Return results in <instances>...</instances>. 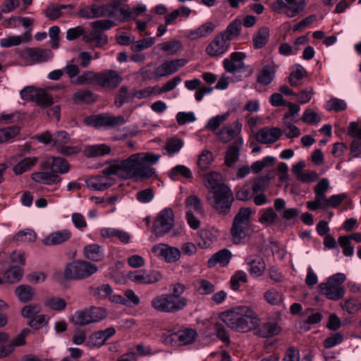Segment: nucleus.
Instances as JSON below:
<instances>
[{
  "mask_svg": "<svg viewBox=\"0 0 361 361\" xmlns=\"http://www.w3.org/2000/svg\"><path fill=\"white\" fill-rule=\"evenodd\" d=\"M111 148L106 144L87 145L84 148L83 154L85 157H97L110 154Z\"/></svg>",
  "mask_w": 361,
  "mask_h": 361,
  "instance_id": "28",
  "label": "nucleus"
},
{
  "mask_svg": "<svg viewBox=\"0 0 361 361\" xmlns=\"http://www.w3.org/2000/svg\"><path fill=\"white\" fill-rule=\"evenodd\" d=\"M246 262L249 266V272L253 276H260L264 272L266 269L265 263L261 257L250 255L246 258Z\"/></svg>",
  "mask_w": 361,
  "mask_h": 361,
  "instance_id": "26",
  "label": "nucleus"
},
{
  "mask_svg": "<svg viewBox=\"0 0 361 361\" xmlns=\"http://www.w3.org/2000/svg\"><path fill=\"white\" fill-rule=\"evenodd\" d=\"M276 68L272 61H267L263 63L261 70L258 73L257 82L263 85H269L274 80Z\"/></svg>",
  "mask_w": 361,
  "mask_h": 361,
  "instance_id": "22",
  "label": "nucleus"
},
{
  "mask_svg": "<svg viewBox=\"0 0 361 361\" xmlns=\"http://www.w3.org/2000/svg\"><path fill=\"white\" fill-rule=\"evenodd\" d=\"M179 301H176L174 297L169 293H163L154 297L150 302L151 307L160 312L173 313L180 311L184 307Z\"/></svg>",
  "mask_w": 361,
  "mask_h": 361,
  "instance_id": "10",
  "label": "nucleus"
},
{
  "mask_svg": "<svg viewBox=\"0 0 361 361\" xmlns=\"http://www.w3.org/2000/svg\"><path fill=\"white\" fill-rule=\"evenodd\" d=\"M230 44L231 43L219 34L208 44L206 52L210 56H217L224 54L229 48Z\"/></svg>",
  "mask_w": 361,
  "mask_h": 361,
  "instance_id": "18",
  "label": "nucleus"
},
{
  "mask_svg": "<svg viewBox=\"0 0 361 361\" xmlns=\"http://www.w3.org/2000/svg\"><path fill=\"white\" fill-rule=\"evenodd\" d=\"M37 140L41 143L54 147L62 154L72 155L80 152L78 147L67 145L71 140L68 134L65 131H59L54 135L46 131L37 135Z\"/></svg>",
  "mask_w": 361,
  "mask_h": 361,
  "instance_id": "5",
  "label": "nucleus"
},
{
  "mask_svg": "<svg viewBox=\"0 0 361 361\" xmlns=\"http://www.w3.org/2000/svg\"><path fill=\"white\" fill-rule=\"evenodd\" d=\"M346 107L347 104L345 101L338 98H332L325 104V109L329 111H344Z\"/></svg>",
  "mask_w": 361,
  "mask_h": 361,
  "instance_id": "55",
  "label": "nucleus"
},
{
  "mask_svg": "<svg viewBox=\"0 0 361 361\" xmlns=\"http://www.w3.org/2000/svg\"><path fill=\"white\" fill-rule=\"evenodd\" d=\"M212 153L207 149H204L201 152V154L199 156L197 164L201 169L205 170L208 168L209 164L212 163Z\"/></svg>",
  "mask_w": 361,
  "mask_h": 361,
  "instance_id": "60",
  "label": "nucleus"
},
{
  "mask_svg": "<svg viewBox=\"0 0 361 361\" xmlns=\"http://www.w3.org/2000/svg\"><path fill=\"white\" fill-rule=\"evenodd\" d=\"M282 135V130L278 128H263L256 133V140L262 144H272Z\"/></svg>",
  "mask_w": 361,
  "mask_h": 361,
  "instance_id": "20",
  "label": "nucleus"
},
{
  "mask_svg": "<svg viewBox=\"0 0 361 361\" xmlns=\"http://www.w3.org/2000/svg\"><path fill=\"white\" fill-rule=\"evenodd\" d=\"M307 76L305 69L299 64L294 65L288 78L289 83L293 87H298L302 84V80Z\"/></svg>",
  "mask_w": 361,
  "mask_h": 361,
  "instance_id": "33",
  "label": "nucleus"
},
{
  "mask_svg": "<svg viewBox=\"0 0 361 361\" xmlns=\"http://www.w3.org/2000/svg\"><path fill=\"white\" fill-rule=\"evenodd\" d=\"M128 279L135 284L147 286L161 281L162 275L159 271L143 269L130 271Z\"/></svg>",
  "mask_w": 361,
  "mask_h": 361,
  "instance_id": "13",
  "label": "nucleus"
},
{
  "mask_svg": "<svg viewBox=\"0 0 361 361\" xmlns=\"http://www.w3.org/2000/svg\"><path fill=\"white\" fill-rule=\"evenodd\" d=\"M98 267L87 260L78 259L66 264L63 277L66 280H83L97 273Z\"/></svg>",
  "mask_w": 361,
  "mask_h": 361,
  "instance_id": "6",
  "label": "nucleus"
},
{
  "mask_svg": "<svg viewBox=\"0 0 361 361\" xmlns=\"http://www.w3.org/2000/svg\"><path fill=\"white\" fill-rule=\"evenodd\" d=\"M158 47L169 55L176 54L183 50V46L178 40L165 42L159 44Z\"/></svg>",
  "mask_w": 361,
  "mask_h": 361,
  "instance_id": "49",
  "label": "nucleus"
},
{
  "mask_svg": "<svg viewBox=\"0 0 361 361\" xmlns=\"http://www.w3.org/2000/svg\"><path fill=\"white\" fill-rule=\"evenodd\" d=\"M46 305L51 310L61 311L66 307V302L61 298L53 297L46 301Z\"/></svg>",
  "mask_w": 361,
  "mask_h": 361,
  "instance_id": "62",
  "label": "nucleus"
},
{
  "mask_svg": "<svg viewBox=\"0 0 361 361\" xmlns=\"http://www.w3.org/2000/svg\"><path fill=\"white\" fill-rule=\"evenodd\" d=\"M242 123L238 121L223 127L221 130L216 132L218 139L224 142L227 143L233 140H237L238 138H242L240 134L242 130Z\"/></svg>",
  "mask_w": 361,
  "mask_h": 361,
  "instance_id": "15",
  "label": "nucleus"
},
{
  "mask_svg": "<svg viewBox=\"0 0 361 361\" xmlns=\"http://www.w3.org/2000/svg\"><path fill=\"white\" fill-rule=\"evenodd\" d=\"M45 16L49 20H54L64 16L61 6L56 4H49L44 11Z\"/></svg>",
  "mask_w": 361,
  "mask_h": 361,
  "instance_id": "53",
  "label": "nucleus"
},
{
  "mask_svg": "<svg viewBox=\"0 0 361 361\" xmlns=\"http://www.w3.org/2000/svg\"><path fill=\"white\" fill-rule=\"evenodd\" d=\"M301 119L304 123L308 124H317L321 121V117L317 113L307 109L303 113Z\"/></svg>",
  "mask_w": 361,
  "mask_h": 361,
  "instance_id": "64",
  "label": "nucleus"
},
{
  "mask_svg": "<svg viewBox=\"0 0 361 361\" xmlns=\"http://www.w3.org/2000/svg\"><path fill=\"white\" fill-rule=\"evenodd\" d=\"M171 288L173 293L171 295L174 297L176 302L179 301V304L185 308L188 305V300L181 295L185 292V286L183 283H175L171 285Z\"/></svg>",
  "mask_w": 361,
  "mask_h": 361,
  "instance_id": "50",
  "label": "nucleus"
},
{
  "mask_svg": "<svg viewBox=\"0 0 361 361\" xmlns=\"http://www.w3.org/2000/svg\"><path fill=\"white\" fill-rule=\"evenodd\" d=\"M220 319L228 328L240 333L259 328L260 321L253 309L246 305L236 306L221 312Z\"/></svg>",
  "mask_w": 361,
  "mask_h": 361,
  "instance_id": "3",
  "label": "nucleus"
},
{
  "mask_svg": "<svg viewBox=\"0 0 361 361\" xmlns=\"http://www.w3.org/2000/svg\"><path fill=\"white\" fill-rule=\"evenodd\" d=\"M15 293L20 302H27L32 300L35 290L28 285H20L16 288Z\"/></svg>",
  "mask_w": 361,
  "mask_h": 361,
  "instance_id": "42",
  "label": "nucleus"
},
{
  "mask_svg": "<svg viewBox=\"0 0 361 361\" xmlns=\"http://www.w3.org/2000/svg\"><path fill=\"white\" fill-rule=\"evenodd\" d=\"M258 334L264 338L276 336L281 331V327L274 322H269L259 326Z\"/></svg>",
  "mask_w": 361,
  "mask_h": 361,
  "instance_id": "36",
  "label": "nucleus"
},
{
  "mask_svg": "<svg viewBox=\"0 0 361 361\" xmlns=\"http://www.w3.org/2000/svg\"><path fill=\"white\" fill-rule=\"evenodd\" d=\"M242 22L239 19L233 20L226 27L225 30L220 34L231 43V41L237 39L241 30Z\"/></svg>",
  "mask_w": 361,
  "mask_h": 361,
  "instance_id": "31",
  "label": "nucleus"
},
{
  "mask_svg": "<svg viewBox=\"0 0 361 361\" xmlns=\"http://www.w3.org/2000/svg\"><path fill=\"white\" fill-rule=\"evenodd\" d=\"M192 284L195 290L202 295H208L215 290L214 285L206 279L195 280Z\"/></svg>",
  "mask_w": 361,
  "mask_h": 361,
  "instance_id": "45",
  "label": "nucleus"
},
{
  "mask_svg": "<svg viewBox=\"0 0 361 361\" xmlns=\"http://www.w3.org/2000/svg\"><path fill=\"white\" fill-rule=\"evenodd\" d=\"M264 299L271 305H280L283 303V295L275 288H269L264 293Z\"/></svg>",
  "mask_w": 361,
  "mask_h": 361,
  "instance_id": "46",
  "label": "nucleus"
},
{
  "mask_svg": "<svg viewBox=\"0 0 361 361\" xmlns=\"http://www.w3.org/2000/svg\"><path fill=\"white\" fill-rule=\"evenodd\" d=\"M345 279V275L342 273L332 275L327 279L326 282L319 285L320 293L332 300H338L342 298L345 293V288L342 284Z\"/></svg>",
  "mask_w": 361,
  "mask_h": 361,
  "instance_id": "7",
  "label": "nucleus"
},
{
  "mask_svg": "<svg viewBox=\"0 0 361 361\" xmlns=\"http://www.w3.org/2000/svg\"><path fill=\"white\" fill-rule=\"evenodd\" d=\"M231 253L226 249L221 250L214 254L207 262V264L209 267H213L216 264H220L222 266L226 265L231 258Z\"/></svg>",
  "mask_w": 361,
  "mask_h": 361,
  "instance_id": "37",
  "label": "nucleus"
},
{
  "mask_svg": "<svg viewBox=\"0 0 361 361\" xmlns=\"http://www.w3.org/2000/svg\"><path fill=\"white\" fill-rule=\"evenodd\" d=\"M19 56L25 66H31L48 61L53 56L50 49L39 47H29L18 52Z\"/></svg>",
  "mask_w": 361,
  "mask_h": 361,
  "instance_id": "9",
  "label": "nucleus"
},
{
  "mask_svg": "<svg viewBox=\"0 0 361 361\" xmlns=\"http://www.w3.org/2000/svg\"><path fill=\"white\" fill-rule=\"evenodd\" d=\"M214 29L215 25L213 23L207 22L197 29L190 31L188 34V37L192 40H196L207 37L208 35L211 34Z\"/></svg>",
  "mask_w": 361,
  "mask_h": 361,
  "instance_id": "35",
  "label": "nucleus"
},
{
  "mask_svg": "<svg viewBox=\"0 0 361 361\" xmlns=\"http://www.w3.org/2000/svg\"><path fill=\"white\" fill-rule=\"evenodd\" d=\"M82 255L87 259L99 262L104 259V253L102 247L96 243L86 245L82 249Z\"/></svg>",
  "mask_w": 361,
  "mask_h": 361,
  "instance_id": "24",
  "label": "nucleus"
},
{
  "mask_svg": "<svg viewBox=\"0 0 361 361\" xmlns=\"http://www.w3.org/2000/svg\"><path fill=\"white\" fill-rule=\"evenodd\" d=\"M274 178V174H267L263 176L254 178L251 181L252 193L257 194L259 192L265 190L269 184V181Z\"/></svg>",
  "mask_w": 361,
  "mask_h": 361,
  "instance_id": "38",
  "label": "nucleus"
},
{
  "mask_svg": "<svg viewBox=\"0 0 361 361\" xmlns=\"http://www.w3.org/2000/svg\"><path fill=\"white\" fill-rule=\"evenodd\" d=\"M160 158L152 152L135 153L125 159L113 161L104 169L107 174H114L123 179L133 178L137 181L148 179L155 175L152 165Z\"/></svg>",
  "mask_w": 361,
  "mask_h": 361,
  "instance_id": "1",
  "label": "nucleus"
},
{
  "mask_svg": "<svg viewBox=\"0 0 361 361\" xmlns=\"http://www.w3.org/2000/svg\"><path fill=\"white\" fill-rule=\"evenodd\" d=\"M306 5L305 0H276L272 8L288 18H294L305 10Z\"/></svg>",
  "mask_w": 361,
  "mask_h": 361,
  "instance_id": "11",
  "label": "nucleus"
},
{
  "mask_svg": "<svg viewBox=\"0 0 361 361\" xmlns=\"http://www.w3.org/2000/svg\"><path fill=\"white\" fill-rule=\"evenodd\" d=\"M187 62L188 61L185 59L166 61L155 69L154 75L157 78L171 75L184 66Z\"/></svg>",
  "mask_w": 361,
  "mask_h": 361,
  "instance_id": "16",
  "label": "nucleus"
},
{
  "mask_svg": "<svg viewBox=\"0 0 361 361\" xmlns=\"http://www.w3.org/2000/svg\"><path fill=\"white\" fill-rule=\"evenodd\" d=\"M187 212L196 213L200 216L204 215V210L200 199L195 195L188 196L185 200Z\"/></svg>",
  "mask_w": 361,
  "mask_h": 361,
  "instance_id": "34",
  "label": "nucleus"
},
{
  "mask_svg": "<svg viewBox=\"0 0 361 361\" xmlns=\"http://www.w3.org/2000/svg\"><path fill=\"white\" fill-rule=\"evenodd\" d=\"M42 169H50L53 173H66L70 169L68 161L62 157H52L47 159L42 165Z\"/></svg>",
  "mask_w": 361,
  "mask_h": 361,
  "instance_id": "19",
  "label": "nucleus"
},
{
  "mask_svg": "<svg viewBox=\"0 0 361 361\" xmlns=\"http://www.w3.org/2000/svg\"><path fill=\"white\" fill-rule=\"evenodd\" d=\"M175 225L173 211L171 208L162 209L153 222V233L157 237L169 233Z\"/></svg>",
  "mask_w": 361,
  "mask_h": 361,
  "instance_id": "8",
  "label": "nucleus"
},
{
  "mask_svg": "<svg viewBox=\"0 0 361 361\" xmlns=\"http://www.w3.org/2000/svg\"><path fill=\"white\" fill-rule=\"evenodd\" d=\"M72 236L71 232L68 229H63L53 232L47 236L43 243L47 246L56 245L68 241Z\"/></svg>",
  "mask_w": 361,
  "mask_h": 361,
  "instance_id": "25",
  "label": "nucleus"
},
{
  "mask_svg": "<svg viewBox=\"0 0 361 361\" xmlns=\"http://www.w3.org/2000/svg\"><path fill=\"white\" fill-rule=\"evenodd\" d=\"M155 43L154 37L144 38L136 41L132 45V50L134 51H140L148 47H150Z\"/></svg>",
  "mask_w": 361,
  "mask_h": 361,
  "instance_id": "63",
  "label": "nucleus"
},
{
  "mask_svg": "<svg viewBox=\"0 0 361 361\" xmlns=\"http://www.w3.org/2000/svg\"><path fill=\"white\" fill-rule=\"evenodd\" d=\"M99 73L92 71L83 72L80 75H78L74 81V83L78 85H97V78Z\"/></svg>",
  "mask_w": 361,
  "mask_h": 361,
  "instance_id": "40",
  "label": "nucleus"
},
{
  "mask_svg": "<svg viewBox=\"0 0 361 361\" xmlns=\"http://www.w3.org/2000/svg\"><path fill=\"white\" fill-rule=\"evenodd\" d=\"M122 78L118 72L106 70L99 72L97 85L104 89H115L121 82Z\"/></svg>",
  "mask_w": 361,
  "mask_h": 361,
  "instance_id": "17",
  "label": "nucleus"
},
{
  "mask_svg": "<svg viewBox=\"0 0 361 361\" xmlns=\"http://www.w3.org/2000/svg\"><path fill=\"white\" fill-rule=\"evenodd\" d=\"M32 178L36 182L47 185L57 183H59L61 180V178L57 174L47 171L33 173L32 174Z\"/></svg>",
  "mask_w": 361,
  "mask_h": 361,
  "instance_id": "32",
  "label": "nucleus"
},
{
  "mask_svg": "<svg viewBox=\"0 0 361 361\" xmlns=\"http://www.w3.org/2000/svg\"><path fill=\"white\" fill-rule=\"evenodd\" d=\"M228 116V114H224L211 118L206 128L212 132L216 131L219 127L227 119Z\"/></svg>",
  "mask_w": 361,
  "mask_h": 361,
  "instance_id": "59",
  "label": "nucleus"
},
{
  "mask_svg": "<svg viewBox=\"0 0 361 361\" xmlns=\"http://www.w3.org/2000/svg\"><path fill=\"white\" fill-rule=\"evenodd\" d=\"M37 162L36 157L25 158L19 161L13 167V171L16 175H20L26 171H30Z\"/></svg>",
  "mask_w": 361,
  "mask_h": 361,
  "instance_id": "43",
  "label": "nucleus"
},
{
  "mask_svg": "<svg viewBox=\"0 0 361 361\" xmlns=\"http://www.w3.org/2000/svg\"><path fill=\"white\" fill-rule=\"evenodd\" d=\"M243 145V139L238 138L228 148L225 156V164L231 167L239 158V146Z\"/></svg>",
  "mask_w": 361,
  "mask_h": 361,
  "instance_id": "29",
  "label": "nucleus"
},
{
  "mask_svg": "<svg viewBox=\"0 0 361 361\" xmlns=\"http://www.w3.org/2000/svg\"><path fill=\"white\" fill-rule=\"evenodd\" d=\"M178 345L192 343L197 336V333L192 329H186L176 332Z\"/></svg>",
  "mask_w": 361,
  "mask_h": 361,
  "instance_id": "47",
  "label": "nucleus"
},
{
  "mask_svg": "<svg viewBox=\"0 0 361 361\" xmlns=\"http://www.w3.org/2000/svg\"><path fill=\"white\" fill-rule=\"evenodd\" d=\"M133 98V94H131L128 87H122L120 88L118 92L117 93L114 104L118 107H121L125 103H128L130 100Z\"/></svg>",
  "mask_w": 361,
  "mask_h": 361,
  "instance_id": "52",
  "label": "nucleus"
},
{
  "mask_svg": "<svg viewBox=\"0 0 361 361\" xmlns=\"http://www.w3.org/2000/svg\"><path fill=\"white\" fill-rule=\"evenodd\" d=\"M20 97L23 100L35 102L39 106L46 108L51 106L53 99L47 91L43 89L35 88L32 86L24 87L20 91Z\"/></svg>",
  "mask_w": 361,
  "mask_h": 361,
  "instance_id": "12",
  "label": "nucleus"
},
{
  "mask_svg": "<svg viewBox=\"0 0 361 361\" xmlns=\"http://www.w3.org/2000/svg\"><path fill=\"white\" fill-rule=\"evenodd\" d=\"M31 36L28 32L22 35H8L0 39V46L5 48L18 46L23 42H28L31 39Z\"/></svg>",
  "mask_w": 361,
  "mask_h": 361,
  "instance_id": "27",
  "label": "nucleus"
},
{
  "mask_svg": "<svg viewBox=\"0 0 361 361\" xmlns=\"http://www.w3.org/2000/svg\"><path fill=\"white\" fill-rule=\"evenodd\" d=\"M252 209L241 207L235 216L231 228V236L234 244L242 243L251 234Z\"/></svg>",
  "mask_w": 361,
  "mask_h": 361,
  "instance_id": "4",
  "label": "nucleus"
},
{
  "mask_svg": "<svg viewBox=\"0 0 361 361\" xmlns=\"http://www.w3.org/2000/svg\"><path fill=\"white\" fill-rule=\"evenodd\" d=\"M152 251L157 257L161 258L167 263H173L177 262L180 259L181 255L179 249L171 247L164 243H159L153 246Z\"/></svg>",
  "mask_w": 361,
  "mask_h": 361,
  "instance_id": "14",
  "label": "nucleus"
},
{
  "mask_svg": "<svg viewBox=\"0 0 361 361\" xmlns=\"http://www.w3.org/2000/svg\"><path fill=\"white\" fill-rule=\"evenodd\" d=\"M214 335L225 344L230 343V337L225 327L220 323L216 322L214 324Z\"/></svg>",
  "mask_w": 361,
  "mask_h": 361,
  "instance_id": "58",
  "label": "nucleus"
},
{
  "mask_svg": "<svg viewBox=\"0 0 361 361\" xmlns=\"http://www.w3.org/2000/svg\"><path fill=\"white\" fill-rule=\"evenodd\" d=\"M182 140L177 137H171L166 141V149L169 155L178 152L183 147Z\"/></svg>",
  "mask_w": 361,
  "mask_h": 361,
  "instance_id": "56",
  "label": "nucleus"
},
{
  "mask_svg": "<svg viewBox=\"0 0 361 361\" xmlns=\"http://www.w3.org/2000/svg\"><path fill=\"white\" fill-rule=\"evenodd\" d=\"M37 236L35 233L30 229L18 232L14 237V240L17 242L33 243L36 240Z\"/></svg>",
  "mask_w": 361,
  "mask_h": 361,
  "instance_id": "57",
  "label": "nucleus"
},
{
  "mask_svg": "<svg viewBox=\"0 0 361 361\" xmlns=\"http://www.w3.org/2000/svg\"><path fill=\"white\" fill-rule=\"evenodd\" d=\"M260 216L258 221L263 225L270 226L276 222L278 216L274 210L269 207L262 209L259 212Z\"/></svg>",
  "mask_w": 361,
  "mask_h": 361,
  "instance_id": "48",
  "label": "nucleus"
},
{
  "mask_svg": "<svg viewBox=\"0 0 361 361\" xmlns=\"http://www.w3.org/2000/svg\"><path fill=\"white\" fill-rule=\"evenodd\" d=\"M103 176H94L86 181L87 188L94 190H104L113 185L112 180L109 178V175L103 171Z\"/></svg>",
  "mask_w": 361,
  "mask_h": 361,
  "instance_id": "23",
  "label": "nucleus"
},
{
  "mask_svg": "<svg viewBox=\"0 0 361 361\" xmlns=\"http://www.w3.org/2000/svg\"><path fill=\"white\" fill-rule=\"evenodd\" d=\"M87 308L76 312L71 317V321L75 325L82 326L91 324Z\"/></svg>",
  "mask_w": 361,
  "mask_h": 361,
  "instance_id": "51",
  "label": "nucleus"
},
{
  "mask_svg": "<svg viewBox=\"0 0 361 361\" xmlns=\"http://www.w3.org/2000/svg\"><path fill=\"white\" fill-rule=\"evenodd\" d=\"M87 312L92 323L98 322L104 319L106 316V311L101 307H90L87 309Z\"/></svg>",
  "mask_w": 361,
  "mask_h": 361,
  "instance_id": "61",
  "label": "nucleus"
},
{
  "mask_svg": "<svg viewBox=\"0 0 361 361\" xmlns=\"http://www.w3.org/2000/svg\"><path fill=\"white\" fill-rule=\"evenodd\" d=\"M20 131V128L17 126L0 129V144L8 141L16 137Z\"/></svg>",
  "mask_w": 361,
  "mask_h": 361,
  "instance_id": "54",
  "label": "nucleus"
},
{
  "mask_svg": "<svg viewBox=\"0 0 361 361\" xmlns=\"http://www.w3.org/2000/svg\"><path fill=\"white\" fill-rule=\"evenodd\" d=\"M23 269L17 266H12L4 273V279L6 283H16L20 281L23 277Z\"/></svg>",
  "mask_w": 361,
  "mask_h": 361,
  "instance_id": "39",
  "label": "nucleus"
},
{
  "mask_svg": "<svg viewBox=\"0 0 361 361\" xmlns=\"http://www.w3.org/2000/svg\"><path fill=\"white\" fill-rule=\"evenodd\" d=\"M169 177L173 180H178L180 177L187 179L192 178V173L190 169L184 165H177L169 171Z\"/></svg>",
  "mask_w": 361,
  "mask_h": 361,
  "instance_id": "44",
  "label": "nucleus"
},
{
  "mask_svg": "<svg viewBox=\"0 0 361 361\" xmlns=\"http://www.w3.org/2000/svg\"><path fill=\"white\" fill-rule=\"evenodd\" d=\"M97 99V95L88 89L78 90L73 95V100L75 104H91L95 102Z\"/></svg>",
  "mask_w": 361,
  "mask_h": 361,
  "instance_id": "30",
  "label": "nucleus"
},
{
  "mask_svg": "<svg viewBox=\"0 0 361 361\" xmlns=\"http://www.w3.org/2000/svg\"><path fill=\"white\" fill-rule=\"evenodd\" d=\"M269 38V30L267 27H260L253 36V45L256 49L265 46Z\"/></svg>",
  "mask_w": 361,
  "mask_h": 361,
  "instance_id": "41",
  "label": "nucleus"
},
{
  "mask_svg": "<svg viewBox=\"0 0 361 361\" xmlns=\"http://www.w3.org/2000/svg\"><path fill=\"white\" fill-rule=\"evenodd\" d=\"M204 185L208 189L206 200L212 207L222 214H226L233 201L231 190L223 183L219 173L210 172L204 176Z\"/></svg>",
  "mask_w": 361,
  "mask_h": 361,
  "instance_id": "2",
  "label": "nucleus"
},
{
  "mask_svg": "<svg viewBox=\"0 0 361 361\" xmlns=\"http://www.w3.org/2000/svg\"><path fill=\"white\" fill-rule=\"evenodd\" d=\"M108 7H102V6H89L80 8L77 16L80 18L91 19L99 17H106L108 13Z\"/></svg>",
  "mask_w": 361,
  "mask_h": 361,
  "instance_id": "21",
  "label": "nucleus"
}]
</instances>
